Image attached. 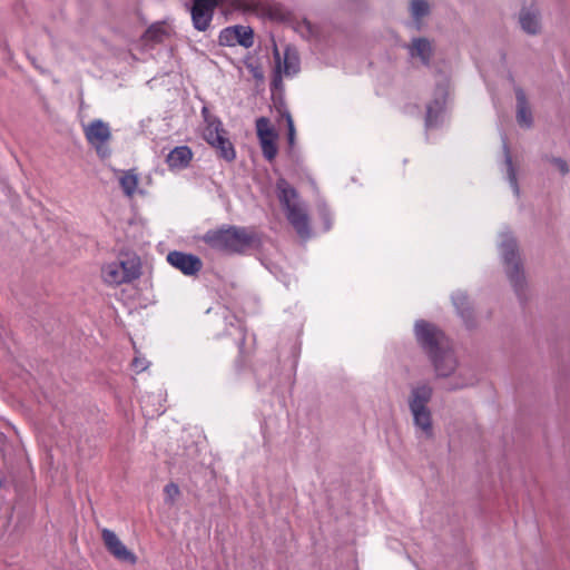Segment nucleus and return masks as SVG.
I'll return each instance as SVG.
<instances>
[{"label":"nucleus","mask_w":570,"mask_h":570,"mask_svg":"<svg viewBox=\"0 0 570 570\" xmlns=\"http://www.w3.org/2000/svg\"><path fill=\"white\" fill-rule=\"evenodd\" d=\"M167 262L186 276H195L203 268V262L198 256L179 250L169 252Z\"/></svg>","instance_id":"423d86ee"},{"label":"nucleus","mask_w":570,"mask_h":570,"mask_svg":"<svg viewBox=\"0 0 570 570\" xmlns=\"http://www.w3.org/2000/svg\"><path fill=\"white\" fill-rule=\"evenodd\" d=\"M499 250L502 257L507 276L518 296L523 302L525 299V276L523 265L519 254V246L515 237L510 232L500 234Z\"/></svg>","instance_id":"f03ea898"},{"label":"nucleus","mask_w":570,"mask_h":570,"mask_svg":"<svg viewBox=\"0 0 570 570\" xmlns=\"http://www.w3.org/2000/svg\"><path fill=\"white\" fill-rule=\"evenodd\" d=\"M281 82H282L281 76H276V77L273 79L272 85H273L274 87H277V86H278V83H281Z\"/></svg>","instance_id":"4c0bfd02"},{"label":"nucleus","mask_w":570,"mask_h":570,"mask_svg":"<svg viewBox=\"0 0 570 570\" xmlns=\"http://www.w3.org/2000/svg\"><path fill=\"white\" fill-rule=\"evenodd\" d=\"M409 51L412 57H419L424 66H429L433 56V48L426 38H413Z\"/></svg>","instance_id":"6ab92c4d"},{"label":"nucleus","mask_w":570,"mask_h":570,"mask_svg":"<svg viewBox=\"0 0 570 570\" xmlns=\"http://www.w3.org/2000/svg\"><path fill=\"white\" fill-rule=\"evenodd\" d=\"M432 396L433 389L426 383L412 387L409 396V409L413 416V423L426 438L433 436L432 413L428 407Z\"/></svg>","instance_id":"7ed1b4c3"},{"label":"nucleus","mask_w":570,"mask_h":570,"mask_svg":"<svg viewBox=\"0 0 570 570\" xmlns=\"http://www.w3.org/2000/svg\"><path fill=\"white\" fill-rule=\"evenodd\" d=\"M202 114L206 122V127L204 129V139L210 146H214L223 136L227 135V132L223 128L222 121L217 117L209 115L206 107L203 108Z\"/></svg>","instance_id":"ddd939ff"},{"label":"nucleus","mask_w":570,"mask_h":570,"mask_svg":"<svg viewBox=\"0 0 570 570\" xmlns=\"http://www.w3.org/2000/svg\"><path fill=\"white\" fill-rule=\"evenodd\" d=\"M202 240L212 249L226 255H243L261 245V237L253 227L236 225L208 229Z\"/></svg>","instance_id":"f257e3e1"},{"label":"nucleus","mask_w":570,"mask_h":570,"mask_svg":"<svg viewBox=\"0 0 570 570\" xmlns=\"http://www.w3.org/2000/svg\"><path fill=\"white\" fill-rule=\"evenodd\" d=\"M284 210L286 213V218L288 223L293 226L297 235L302 239H308L311 237L312 229L309 225V217L305 206L302 203H299Z\"/></svg>","instance_id":"9d476101"},{"label":"nucleus","mask_w":570,"mask_h":570,"mask_svg":"<svg viewBox=\"0 0 570 570\" xmlns=\"http://www.w3.org/2000/svg\"><path fill=\"white\" fill-rule=\"evenodd\" d=\"M294 30L304 39L311 40L316 36V28L306 19L296 22Z\"/></svg>","instance_id":"c85d7f7f"},{"label":"nucleus","mask_w":570,"mask_h":570,"mask_svg":"<svg viewBox=\"0 0 570 570\" xmlns=\"http://www.w3.org/2000/svg\"><path fill=\"white\" fill-rule=\"evenodd\" d=\"M166 36L165 27L163 23L151 24L144 33L146 41L161 42Z\"/></svg>","instance_id":"bb28decb"},{"label":"nucleus","mask_w":570,"mask_h":570,"mask_svg":"<svg viewBox=\"0 0 570 570\" xmlns=\"http://www.w3.org/2000/svg\"><path fill=\"white\" fill-rule=\"evenodd\" d=\"M543 160L551 163L562 174L567 175L569 173V166L567 161L560 157H553L549 155H544L542 157Z\"/></svg>","instance_id":"2f4dec72"},{"label":"nucleus","mask_w":570,"mask_h":570,"mask_svg":"<svg viewBox=\"0 0 570 570\" xmlns=\"http://www.w3.org/2000/svg\"><path fill=\"white\" fill-rule=\"evenodd\" d=\"M469 383L468 382H463V383H455V384H452L451 386H449V390H458V389H463L465 386H468Z\"/></svg>","instance_id":"e433bc0d"},{"label":"nucleus","mask_w":570,"mask_h":570,"mask_svg":"<svg viewBox=\"0 0 570 570\" xmlns=\"http://www.w3.org/2000/svg\"><path fill=\"white\" fill-rule=\"evenodd\" d=\"M104 544L109 553H111L117 560L135 564L137 557L119 540L117 534L109 530L104 529L101 531Z\"/></svg>","instance_id":"9b49d317"},{"label":"nucleus","mask_w":570,"mask_h":570,"mask_svg":"<svg viewBox=\"0 0 570 570\" xmlns=\"http://www.w3.org/2000/svg\"><path fill=\"white\" fill-rule=\"evenodd\" d=\"M414 336L419 346L428 357L449 344V340L444 332L435 324L425 320H417L415 322Z\"/></svg>","instance_id":"20e7f679"},{"label":"nucleus","mask_w":570,"mask_h":570,"mask_svg":"<svg viewBox=\"0 0 570 570\" xmlns=\"http://www.w3.org/2000/svg\"><path fill=\"white\" fill-rule=\"evenodd\" d=\"M429 13V4L425 0H411V14L421 19Z\"/></svg>","instance_id":"c756f323"},{"label":"nucleus","mask_w":570,"mask_h":570,"mask_svg":"<svg viewBox=\"0 0 570 570\" xmlns=\"http://www.w3.org/2000/svg\"><path fill=\"white\" fill-rule=\"evenodd\" d=\"M256 131L259 144H263L264 140H276L277 138L276 131L271 127L269 119L266 117H259L256 120Z\"/></svg>","instance_id":"5701e85b"},{"label":"nucleus","mask_w":570,"mask_h":570,"mask_svg":"<svg viewBox=\"0 0 570 570\" xmlns=\"http://www.w3.org/2000/svg\"><path fill=\"white\" fill-rule=\"evenodd\" d=\"M83 132L88 144L100 158L105 159L111 155V149L108 145L111 139V131L107 122L101 119H95L83 128Z\"/></svg>","instance_id":"39448f33"},{"label":"nucleus","mask_w":570,"mask_h":570,"mask_svg":"<svg viewBox=\"0 0 570 570\" xmlns=\"http://www.w3.org/2000/svg\"><path fill=\"white\" fill-rule=\"evenodd\" d=\"M452 302L465 325L472 327L474 325V316L466 294L463 292L454 293L452 295Z\"/></svg>","instance_id":"aec40b11"},{"label":"nucleus","mask_w":570,"mask_h":570,"mask_svg":"<svg viewBox=\"0 0 570 570\" xmlns=\"http://www.w3.org/2000/svg\"><path fill=\"white\" fill-rule=\"evenodd\" d=\"M429 360L439 377H449L458 367L456 356L449 344L440 348L435 354L430 355Z\"/></svg>","instance_id":"0eeeda50"},{"label":"nucleus","mask_w":570,"mask_h":570,"mask_svg":"<svg viewBox=\"0 0 570 570\" xmlns=\"http://www.w3.org/2000/svg\"><path fill=\"white\" fill-rule=\"evenodd\" d=\"M517 121L521 127L530 128L533 124L532 112L528 105L527 96L521 88L515 89Z\"/></svg>","instance_id":"f3484780"},{"label":"nucleus","mask_w":570,"mask_h":570,"mask_svg":"<svg viewBox=\"0 0 570 570\" xmlns=\"http://www.w3.org/2000/svg\"><path fill=\"white\" fill-rule=\"evenodd\" d=\"M119 184L125 195L131 197L138 186V176L135 174L134 169L124 171L119 178Z\"/></svg>","instance_id":"393cba45"},{"label":"nucleus","mask_w":570,"mask_h":570,"mask_svg":"<svg viewBox=\"0 0 570 570\" xmlns=\"http://www.w3.org/2000/svg\"><path fill=\"white\" fill-rule=\"evenodd\" d=\"M115 263H117L128 283L137 279L141 274L140 259L136 255L120 256Z\"/></svg>","instance_id":"4468645a"},{"label":"nucleus","mask_w":570,"mask_h":570,"mask_svg":"<svg viewBox=\"0 0 570 570\" xmlns=\"http://www.w3.org/2000/svg\"><path fill=\"white\" fill-rule=\"evenodd\" d=\"M220 315L224 318L227 326L240 328V321L236 317V315L230 313L228 308L223 307Z\"/></svg>","instance_id":"f704fd0d"},{"label":"nucleus","mask_w":570,"mask_h":570,"mask_svg":"<svg viewBox=\"0 0 570 570\" xmlns=\"http://www.w3.org/2000/svg\"><path fill=\"white\" fill-rule=\"evenodd\" d=\"M504 163L507 166V179L513 189L515 196L520 195V187L517 178V170L514 168L511 153L505 140H503Z\"/></svg>","instance_id":"412c9836"},{"label":"nucleus","mask_w":570,"mask_h":570,"mask_svg":"<svg viewBox=\"0 0 570 570\" xmlns=\"http://www.w3.org/2000/svg\"><path fill=\"white\" fill-rule=\"evenodd\" d=\"M275 59H276V62H277V68L281 67V56H279V52L277 50H275Z\"/></svg>","instance_id":"58836bf2"},{"label":"nucleus","mask_w":570,"mask_h":570,"mask_svg":"<svg viewBox=\"0 0 570 570\" xmlns=\"http://www.w3.org/2000/svg\"><path fill=\"white\" fill-rule=\"evenodd\" d=\"M276 191L283 209L299 204L297 190L286 179L279 178L277 180Z\"/></svg>","instance_id":"dca6fc26"},{"label":"nucleus","mask_w":570,"mask_h":570,"mask_svg":"<svg viewBox=\"0 0 570 570\" xmlns=\"http://www.w3.org/2000/svg\"><path fill=\"white\" fill-rule=\"evenodd\" d=\"M285 117H286V122H287V128H288L287 141H288L289 153H292V151H294V145H295V127H294L293 118L288 111H286Z\"/></svg>","instance_id":"473e14b6"},{"label":"nucleus","mask_w":570,"mask_h":570,"mask_svg":"<svg viewBox=\"0 0 570 570\" xmlns=\"http://www.w3.org/2000/svg\"><path fill=\"white\" fill-rule=\"evenodd\" d=\"M262 154L268 161H272L275 159L277 155V146L276 140H264L263 144H261Z\"/></svg>","instance_id":"7c9ffc66"},{"label":"nucleus","mask_w":570,"mask_h":570,"mask_svg":"<svg viewBox=\"0 0 570 570\" xmlns=\"http://www.w3.org/2000/svg\"><path fill=\"white\" fill-rule=\"evenodd\" d=\"M325 223H326V229H330V223H328L327 218L325 219Z\"/></svg>","instance_id":"ea45409f"},{"label":"nucleus","mask_w":570,"mask_h":570,"mask_svg":"<svg viewBox=\"0 0 570 570\" xmlns=\"http://www.w3.org/2000/svg\"><path fill=\"white\" fill-rule=\"evenodd\" d=\"M218 154L219 158H223L226 161H233L236 158V151L232 141L225 136H223L217 144L213 146Z\"/></svg>","instance_id":"b1692460"},{"label":"nucleus","mask_w":570,"mask_h":570,"mask_svg":"<svg viewBox=\"0 0 570 570\" xmlns=\"http://www.w3.org/2000/svg\"><path fill=\"white\" fill-rule=\"evenodd\" d=\"M193 158L191 149L188 146L175 147L166 157L170 169H184L188 167Z\"/></svg>","instance_id":"2eb2a0df"},{"label":"nucleus","mask_w":570,"mask_h":570,"mask_svg":"<svg viewBox=\"0 0 570 570\" xmlns=\"http://www.w3.org/2000/svg\"><path fill=\"white\" fill-rule=\"evenodd\" d=\"M299 70V59L295 52L289 49L285 50L284 53V73L286 76H293Z\"/></svg>","instance_id":"a878e982"},{"label":"nucleus","mask_w":570,"mask_h":570,"mask_svg":"<svg viewBox=\"0 0 570 570\" xmlns=\"http://www.w3.org/2000/svg\"><path fill=\"white\" fill-rule=\"evenodd\" d=\"M132 367L136 370V371H144L146 368V365L145 363L139 360V358H134L132 363H131Z\"/></svg>","instance_id":"c9c22d12"},{"label":"nucleus","mask_w":570,"mask_h":570,"mask_svg":"<svg viewBox=\"0 0 570 570\" xmlns=\"http://www.w3.org/2000/svg\"><path fill=\"white\" fill-rule=\"evenodd\" d=\"M102 277L109 285H120L128 283L127 278L122 275L117 263L111 262L102 267Z\"/></svg>","instance_id":"4be33fe9"},{"label":"nucleus","mask_w":570,"mask_h":570,"mask_svg":"<svg viewBox=\"0 0 570 570\" xmlns=\"http://www.w3.org/2000/svg\"><path fill=\"white\" fill-rule=\"evenodd\" d=\"M218 4V0H193L190 12L195 29L205 31L209 27L214 10Z\"/></svg>","instance_id":"1a4fd4ad"},{"label":"nucleus","mask_w":570,"mask_h":570,"mask_svg":"<svg viewBox=\"0 0 570 570\" xmlns=\"http://www.w3.org/2000/svg\"><path fill=\"white\" fill-rule=\"evenodd\" d=\"M164 493H165V501L167 503H170L173 504L176 500V498L179 495L180 491H179V488L176 483L174 482H170L168 484L165 485V489H164Z\"/></svg>","instance_id":"72a5a7b5"},{"label":"nucleus","mask_w":570,"mask_h":570,"mask_svg":"<svg viewBox=\"0 0 570 570\" xmlns=\"http://www.w3.org/2000/svg\"><path fill=\"white\" fill-rule=\"evenodd\" d=\"M445 88L443 86L438 85L435 88L433 100L426 105L425 127L428 129L439 126L441 115L445 106Z\"/></svg>","instance_id":"f8f14e48"},{"label":"nucleus","mask_w":570,"mask_h":570,"mask_svg":"<svg viewBox=\"0 0 570 570\" xmlns=\"http://www.w3.org/2000/svg\"><path fill=\"white\" fill-rule=\"evenodd\" d=\"M226 4L228 8L242 11V12H252L257 8V0H226Z\"/></svg>","instance_id":"cd10ccee"},{"label":"nucleus","mask_w":570,"mask_h":570,"mask_svg":"<svg viewBox=\"0 0 570 570\" xmlns=\"http://www.w3.org/2000/svg\"><path fill=\"white\" fill-rule=\"evenodd\" d=\"M519 22L522 30L529 35H537L540 32V16L539 11L534 8H523L520 11Z\"/></svg>","instance_id":"a211bd4d"},{"label":"nucleus","mask_w":570,"mask_h":570,"mask_svg":"<svg viewBox=\"0 0 570 570\" xmlns=\"http://www.w3.org/2000/svg\"><path fill=\"white\" fill-rule=\"evenodd\" d=\"M218 39L222 46L240 45L244 48H249L254 43V33L249 27L233 26L222 30Z\"/></svg>","instance_id":"6e6552de"}]
</instances>
